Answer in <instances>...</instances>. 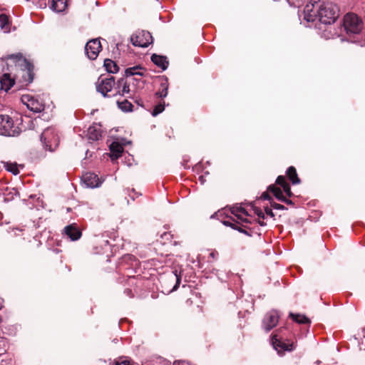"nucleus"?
<instances>
[{"label":"nucleus","instance_id":"51","mask_svg":"<svg viewBox=\"0 0 365 365\" xmlns=\"http://www.w3.org/2000/svg\"><path fill=\"white\" fill-rule=\"evenodd\" d=\"M2 322V317L0 315V324Z\"/></svg>","mask_w":365,"mask_h":365},{"label":"nucleus","instance_id":"14","mask_svg":"<svg viewBox=\"0 0 365 365\" xmlns=\"http://www.w3.org/2000/svg\"><path fill=\"white\" fill-rule=\"evenodd\" d=\"M127 81L129 83L130 90H132L131 97L135 98L139 90L144 87L145 82L141 78H127Z\"/></svg>","mask_w":365,"mask_h":365},{"label":"nucleus","instance_id":"38","mask_svg":"<svg viewBox=\"0 0 365 365\" xmlns=\"http://www.w3.org/2000/svg\"><path fill=\"white\" fill-rule=\"evenodd\" d=\"M271 207L276 210H285V207L283 205L277 203L274 201L270 202Z\"/></svg>","mask_w":365,"mask_h":365},{"label":"nucleus","instance_id":"43","mask_svg":"<svg viewBox=\"0 0 365 365\" xmlns=\"http://www.w3.org/2000/svg\"><path fill=\"white\" fill-rule=\"evenodd\" d=\"M264 211H265V213H266L267 215L270 216L271 217H274V212H272V209H270L269 207H266L264 208Z\"/></svg>","mask_w":365,"mask_h":365},{"label":"nucleus","instance_id":"6","mask_svg":"<svg viewBox=\"0 0 365 365\" xmlns=\"http://www.w3.org/2000/svg\"><path fill=\"white\" fill-rule=\"evenodd\" d=\"M130 40L134 46L146 48L153 43V36L149 31L142 30L133 34Z\"/></svg>","mask_w":365,"mask_h":365},{"label":"nucleus","instance_id":"34","mask_svg":"<svg viewBox=\"0 0 365 365\" xmlns=\"http://www.w3.org/2000/svg\"><path fill=\"white\" fill-rule=\"evenodd\" d=\"M171 277L173 280L175 279V284L173 287L172 291L176 290L180 284L181 277L180 276H178L176 273L171 275Z\"/></svg>","mask_w":365,"mask_h":365},{"label":"nucleus","instance_id":"42","mask_svg":"<svg viewBox=\"0 0 365 365\" xmlns=\"http://www.w3.org/2000/svg\"><path fill=\"white\" fill-rule=\"evenodd\" d=\"M115 365H133L130 364V361L127 360H123V361H116L115 363Z\"/></svg>","mask_w":365,"mask_h":365},{"label":"nucleus","instance_id":"15","mask_svg":"<svg viewBox=\"0 0 365 365\" xmlns=\"http://www.w3.org/2000/svg\"><path fill=\"white\" fill-rule=\"evenodd\" d=\"M82 181L88 187H96L101 184L97 175L93 173H86L82 176Z\"/></svg>","mask_w":365,"mask_h":365},{"label":"nucleus","instance_id":"48","mask_svg":"<svg viewBox=\"0 0 365 365\" xmlns=\"http://www.w3.org/2000/svg\"><path fill=\"white\" fill-rule=\"evenodd\" d=\"M132 192L133 193V195H132L131 193L129 194V196L133 199L134 200L135 197H137L138 195V193L135 192V190L134 189H132Z\"/></svg>","mask_w":365,"mask_h":365},{"label":"nucleus","instance_id":"35","mask_svg":"<svg viewBox=\"0 0 365 365\" xmlns=\"http://www.w3.org/2000/svg\"><path fill=\"white\" fill-rule=\"evenodd\" d=\"M276 184L280 185L282 187L285 186L286 184H289L285 179V177L283 175H279L277 177L276 180Z\"/></svg>","mask_w":365,"mask_h":365},{"label":"nucleus","instance_id":"31","mask_svg":"<svg viewBox=\"0 0 365 365\" xmlns=\"http://www.w3.org/2000/svg\"><path fill=\"white\" fill-rule=\"evenodd\" d=\"M5 168L6 170L12 173L14 175H17L19 173V170L16 163H7Z\"/></svg>","mask_w":365,"mask_h":365},{"label":"nucleus","instance_id":"26","mask_svg":"<svg viewBox=\"0 0 365 365\" xmlns=\"http://www.w3.org/2000/svg\"><path fill=\"white\" fill-rule=\"evenodd\" d=\"M10 26L11 21H9V17L4 14H0V28L6 33H9L10 31Z\"/></svg>","mask_w":365,"mask_h":365},{"label":"nucleus","instance_id":"32","mask_svg":"<svg viewBox=\"0 0 365 365\" xmlns=\"http://www.w3.org/2000/svg\"><path fill=\"white\" fill-rule=\"evenodd\" d=\"M165 109V103H158V105H156L153 111H152V115L153 116H156L158 115V114H160V113H162Z\"/></svg>","mask_w":365,"mask_h":365},{"label":"nucleus","instance_id":"29","mask_svg":"<svg viewBox=\"0 0 365 365\" xmlns=\"http://www.w3.org/2000/svg\"><path fill=\"white\" fill-rule=\"evenodd\" d=\"M117 104L118 108L125 112L132 111L133 110V105L130 102H129L127 99H125L123 101H117Z\"/></svg>","mask_w":365,"mask_h":365},{"label":"nucleus","instance_id":"22","mask_svg":"<svg viewBox=\"0 0 365 365\" xmlns=\"http://www.w3.org/2000/svg\"><path fill=\"white\" fill-rule=\"evenodd\" d=\"M109 148L111 153V158H115L116 159L121 156L123 151V146L118 142H113Z\"/></svg>","mask_w":365,"mask_h":365},{"label":"nucleus","instance_id":"40","mask_svg":"<svg viewBox=\"0 0 365 365\" xmlns=\"http://www.w3.org/2000/svg\"><path fill=\"white\" fill-rule=\"evenodd\" d=\"M261 198L264 200H269V202L273 201V200H272V197L270 196V195L269 194L268 191L263 192L261 195Z\"/></svg>","mask_w":365,"mask_h":365},{"label":"nucleus","instance_id":"36","mask_svg":"<svg viewBox=\"0 0 365 365\" xmlns=\"http://www.w3.org/2000/svg\"><path fill=\"white\" fill-rule=\"evenodd\" d=\"M253 210L255 214L257 215L259 217V218H261L262 220L265 218L264 212L259 207H254Z\"/></svg>","mask_w":365,"mask_h":365},{"label":"nucleus","instance_id":"24","mask_svg":"<svg viewBox=\"0 0 365 365\" xmlns=\"http://www.w3.org/2000/svg\"><path fill=\"white\" fill-rule=\"evenodd\" d=\"M289 317L298 324H311V320L305 315L301 314L289 313Z\"/></svg>","mask_w":365,"mask_h":365},{"label":"nucleus","instance_id":"25","mask_svg":"<svg viewBox=\"0 0 365 365\" xmlns=\"http://www.w3.org/2000/svg\"><path fill=\"white\" fill-rule=\"evenodd\" d=\"M68 0H52L51 9L57 12L63 11L67 8Z\"/></svg>","mask_w":365,"mask_h":365},{"label":"nucleus","instance_id":"13","mask_svg":"<svg viewBox=\"0 0 365 365\" xmlns=\"http://www.w3.org/2000/svg\"><path fill=\"white\" fill-rule=\"evenodd\" d=\"M272 342L273 346L278 352L284 351H292L294 348V345L293 342H285L282 341L281 339L277 338V335H273L272 337Z\"/></svg>","mask_w":365,"mask_h":365},{"label":"nucleus","instance_id":"46","mask_svg":"<svg viewBox=\"0 0 365 365\" xmlns=\"http://www.w3.org/2000/svg\"><path fill=\"white\" fill-rule=\"evenodd\" d=\"M218 256V252L216 251H212L210 253V257L212 258L213 259H216Z\"/></svg>","mask_w":365,"mask_h":365},{"label":"nucleus","instance_id":"28","mask_svg":"<svg viewBox=\"0 0 365 365\" xmlns=\"http://www.w3.org/2000/svg\"><path fill=\"white\" fill-rule=\"evenodd\" d=\"M267 191L272 192L274 195V197L279 201H281L284 197V195L282 190L279 187H277L275 185H270L267 187Z\"/></svg>","mask_w":365,"mask_h":365},{"label":"nucleus","instance_id":"49","mask_svg":"<svg viewBox=\"0 0 365 365\" xmlns=\"http://www.w3.org/2000/svg\"><path fill=\"white\" fill-rule=\"evenodd\" d=\"M135 102L138 105H139V106H143V104H142V100H141V99H136V100L135 101Z\"/></svg>","mask_w":365,"mask_h":365},{"label":"nucleus","instance_id":"16","mask_svg":"<svg viewBox=\"0 0 365 365\" xmlns=\"http://www.w3.org/2000/svg\"><path fill=\"white\" fill-rule=\"evenodd\" d=\"M66 235L73 241L81 238L82 232L76 224L66 226L64 228Z\"/></svg>","mask_w":365,"mask_h":365},{"label":"nucleus","instance_id":"18","mask_svg":"<svg viewBox=\"0 0 365 365\" xmlns=\"http://www.w3.org/2000/svg\"><path fill=\"white\" fill-rule=\"evenodd\" d=\"M151 61L154 64L163 71L166 70L169 65V61H168L167 57L164 56H160L154 53L151 56Z\"/></svg>","mask_w":365,"mask_h":365},{"label":"nucleus","instance_id":"2","mask_svg":"<svg viewBox=\"0 0 365 365\" xmlns=\"http://www.w3.org/2000/svg\"><path fill=\"white\" fill-rule=\"evenodd\" d=\"M317 12L319 21L324 24H331L339 17V8L331 2L317 4Z\"/></svg>","mask_w":365,"mask_h":365},{"label":"nucleus","instance_id":"50","mask_svg":"<svg viewBox=\"0 0 365 365\" xmlns=\"http://www.w3.org/2000/svg\"><path fill=\"white\" fill-rule=\"evenodd\" d=\"M258 223H259L261 226H264V225H266V223H265L263 220H258Z\"/></svg>","mask_w":365,"mask_h":365},{"label":"nucleus","instance_id":"5","mask_svg":"<svg viewBox=\"0 0 365 365\" xmlns=\"http://www.w3.org/2000/svg\"><path fill=\"white\" fill-rule=\"evenodd\" d=\"M41 140L46 150L54 151L59 144V138L53 129H46L41 135Z\"/></svg>","mask_w":365,"mask_h":365},{"label":"nucleus","instance_id":"39","mask_svg":"<svg viewBox=\"0 0 365 365\" xmlns=\"http://www.w3.org/2000/svg\"><path fill=\"white\" fill-rule=\"evenodd\" d=\"M160 237L163 239V240H165V241H169L170 242L172 238H173V235H171L170 232H165L164 233H163L161 235H160Z\"/></svg>","mask_w":365,"mask_h":365},{"label":"nucleus","instance_id":"7","mask_svg":"<svg viewBox=\"0 0 365 365\" xmlns=\"http://www.w3.org/2000/svg\"><path fill=\"white\" fill-rule=\"evenodd\" d=\"M21 101L30 110L34 113H41L45 108V105L42 100L30 95H23Z\"/></svg>","mask_w":365,"mask_h":365},{"label":"nucleus","instance_id":"41","mask_svg":"<svg viewBox=\"0 0 365 365\" xmlns=\"http://www.w3.org/2000/svg\"><path fill=\"white\" fill-rule=\"evenodd\" d=\"M238 220H240L241 223H250L251 222L246 217H242L240 214H239L238 217H237Z\"/></svg>","mask_w":365,"mask_h":365},{"label":"nucleus","instance_id":"44","mask_svg":"<svg viewBox=\"0 0 365 365\" xmlns=\"http://www.w3.org/2000/svg\"><path fill=\"white\" fill-rule=\"evenodd\" d=\"M281 202H284V203H286L287 205H294V203L292 202V200L285 197L284 196L282 198V200H281Z\"/></svg>","mask_w":365,"mask_h":365},{"label":"nucleus","instance_id":"4","mask_svg":"<svg viewBox=\"0 0 365 365\" xmlns=\"http://www.w3.org/2000/svg\"><path fill=\"white\" fill-rule=\"evenodd\" d=\"M20 132V128L14 125V120L10 116L0 115V135L16 136Z\"/></svg>","mask_w":365,"mask_h":365},{"label":"nucleus","instance_id":"23","mask_svg":"<svg viewBox=\"0 0 365 365\" xmlns=\"http://www.w3.org/2000/svg\"><path fill=\"white\" fill-rule=\"evenodd\" d=\"M88 139L98 140L101 137V128L97 125L90 126L88 129Z\"/></svg>","mask_w":365,"mask_h":365},{"label":"nucleus","instance_id":"17","mask_svg":"<svg viewBox=\"0 0 365 365\" xmlns=\"http://www.w3.org/2000/svg\"><path fill=\"white\" fill-rule=\"evenodd\" d=\"M16 78L11 77V73H4L0 78L1 89L7 92L15 83Z\"/></svg>","mask_w":365,"mask_h":365},{"label":"nucleus","instance_id":"9","mask_svg":"<svg viewBox=\"0 0 365 365\" xmlns=\"http://www.w3.org/2000/svg\"><path fill=\"white\" fill-rule=\"evenodd\" d=\"M101 48L102 46L99 39L95 38L87 42L85 46V51L88 58L95 60L98 57Z\"/></svg>","mask_w":365,"mask_h":365},{"label":"nucleus","instance_id":"21","mask_svg":"<svg viewBox=\"0 0 365 365\" xmlns=\"http://www.w3.org/2000/svg\"><path fill=\"white\" fill-rule=\"evenodd\" d=\"M286 175L293 185L300 183L301 180L298 177L297 170L294 166H290L287 168Z\"/></svg>","mask_w":365,"mask_h":365},{"label":"nucleus","instance_id":"8","mask_svg":"<svg viewBox=\"0 0 365 365\" xmlns=\"http://www.w3.org/2000/svg\"><path fill=\"white\" fill-rule=\"evenodd\" d=\"M115 84V78L113 76L107 78H102V76H101L96 82V90L104 97H109L108 93L112 90Z\"/></svg>","mask_w":365,"mask_h":365},{"label":"nucleus","instance_id":"33","mask_svg":"<svg viewBox=\"0 0 365 365\" xmlns=\"http://www.w3.org/2000/svg\"><path fill=\"white\" fill-rule=\"evenodd\" d=\"M0 365H12V359L2 354H0Z\"/></svg>","mask_w":365,"mask_h":365},{"label":"nucleus","instance_id":"20","mask_svg":"<svg viewBox=\"0 0 365 365\" xmlns=\"http://www.w3.org/2000/svg\"><path fill=\"white\" fill-rule=\"evenodd\" d=\"M144 70V68L140 66L128 68L125 71V77L135 78L134 76H142L143 75V71Z\"/></svg>","mask_w":365,"mask_h":365},{"label":"nucleus","instance_id":"12","mask_svg":"<svg viewBox=\"0 0 365 365\" xmlns=\"http://www.w3.org/2000/svg\"><path fill=\"white\" fill-rule=\"evenodd\" d=\"M115 89L117 91L114 96L120 95L121 96H125V98H132V90H130L129 83H128L126 77L120 78L118 80L116 83Z\"/></svg>","mask_w":365,"mask_h":365},{"label":"nucleus","instance_id":"52","mask_svg":"<svg viewBox=\"0 0 365 365\" xmlns=\"http://www.w3.org/2000/svg\"><path fill=\"white\" fill-rule=\"evenodd\" d=\"M43 5L46 6V3L44 1L43 2Z\"/></svg>","mask_w":365,"mask_h":365},{"label":"nucleus","instance_id":"45","mask_svg":"<svg viewBox=\"0 0 365 365\" xmlns=\"http://www.w3.org/2000/svg\"><path fill=\"white\" fill-rule=\"evenodd\" d=\"M239 207H237V208H235L233 207L232 210H231V213L232 215H234L236 217H238L239 215Z\"/></svg>","mask_w":365,"mask_h":365},{"label":"nucleus","instance_id":"30","mask_svg":"<svg viewBox=\"0 0 365 365\" xmlns=\"http://www.w3.org/2000/svg\"><path fill=\"white\" fill-rule=\"evenodd\" d=\"M168 83L167 79L165 82L161 83L160 89L155 93V95L159 98H165L168 95Z\"/></svg>","mask_w":365,"mask_h":365},{"label":"nucleus","instance_id":"27","mask_svg":"<svg viewBox=\"0 0 365 365\" xmlns=\"http://www.w3.org/2000/svg\"><path fill=\"white\" fill-rule=\"evenodd\" d=\"M104 67L108 73H115L118 71V66L111 59L106 58L104 61Z\"/></svg>","mask_w":365,"mask_h":365},{"label":"nucleus","instance_id":"1","mask_svg":"<svg viewBox=\"0 0 365 365\" xmlns=\"http://www.w3.org/2000/svg\"><path fill=\"white\" fill-rule=\"evenodd\" d=\"M7 66L11 67V71L14 73L16 79L22 83V86H28L33 82L34 78V64L27 60L21 53L11 54L6 58Z\"/></svg>","mask_w":365,"mask_h":365},{"label":"nucleus","instance_id":"37","mask_svg":"<svg viewBox=\"0 0 365 365\" xmlns=\"http://www.w3.org/2000/svg\"><path fill=\"white\" fill-rule=\"evenodd\" d=\"M282 188H283L284 192L286 193V195L289 197H291L293 196V193L291 190V187H290L289 184H286L285 186H284Z\"/></svg>","mask_w":365,"mask_h":365},{"label":"nucleus","instance_id":"19","mask_svg":"<svg viewBox=\"0 0 365 365\" xmlns=\"http://www.w3.org/2000/svg\"><path fill=\"white\" fill-rule=\"evenodd\" d=\"M313 9H309V6L307 5L304 10V19L308 22H313L318 19L317 12V4L312 6Z\"/></svg>","mask_w":365,"mask_h":365},{"label":"nucleus","instance_id":"10","mask_svg":"<svg viewBox=\"0 0 365 365\" xmlns=\"http://www.w3.org/2000/svg\"><path fill=\"white\" fill-rule=\"evenodd\" d=\"M279 319V316L276 310H271L266 314L262 321V326L266 332H269L277 325Z\"/></svg>","mask_w":365,"mask_h":365},{"label":"nucleus","instance_id":"3","mask_svg":"<svg viewBox=\"0 0 365 365\" xmlns=\"http://www.w3.org/2000/svg\"><path fill=\"white\" fill-rule=\"evenodd\" d=\"M343 26L348 35L359 34L364 26L362 20L354 13H348L344 16Z\"/></svg>","mask_w":365,"mask_h":365},{"label":"nucleus","instance_id":"47","mask_svg":"<svg viewBox=\"0 0 365 365\" xmlns=\"http://www.w3.org/2000/svg\"><path fill=\"white\" fill-rule=\"evenodd\" d=\"M239 212L246 216H248L249 214L247 213V212L246 211V210L244 208V207H239Z\"/></svg>","mask_w":365,"mask_h":365},{"label":"nucleus","instance_id":"11","mask_svg":"<svg viewBox=\"0 0 365 365\" xmlns=\"http://www.w3.org/2000/svg\"><path fill=\"white\" fill-rule=\"evenodd\" d=\"M222 224L227 227H230L233 230H236L247 236L251 237L252 235V229H250L247 225L242 224L240 222L235 220L232 217H230L227 220H223Z\"/></svg>","mask_w":365,"mask_h":365}]
</instances>
